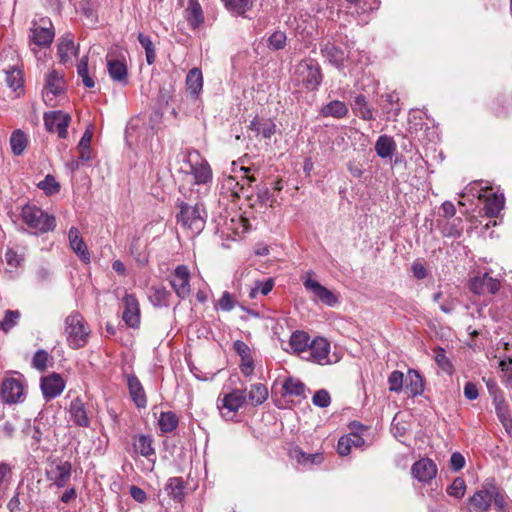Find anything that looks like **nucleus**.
Instances as JSON below:
<instances>
[{"instance_id": "nucleus-1", "label": "nucleus", "mask_w": 512, "mask_h": 512, "mask_svg": "<svg viewBox=\"0 0 512 512\" xmlns=\"http://www.w3.org/2000/svg\"><path fill=\"white\" fill-rule=\"evenodd\" d=\"M184 166L181 171L191 177V183L198 186L197 192L206 194L212 183V170L209 163L204 159H199L197 152L182 154Z\"/></svg>"}, {"instance_id": "nucleus-2", "label": "nucleus", "mask_w": 512, "mask_h": 512, "mask_svg": "<svg viewBox=\"0 0 512 512\" xmlns=\"http://www.w3.org/2000/svg\"><path fill=\"white\" fill-rule=\"evenodd\" d=\"M22 221L33 233H46L56 226L54 216L47 214L35 205L27 204L21 210Z\"/></svg>"}, {"instance_id": "nucleus-3", "label": "nucleus", "mask_w": 512, "mask_h": 512, "mask_svg": "<svg viewBox=\"0 0 512 512\" xmlns=\"http://www.w3.org/2000/svg\"><path fill=\"white\" fill-rule=\"evenodd\" d=\"M237 169L239 171L243 172L244 175L242 176V182L238 181L236 176L232 175H224L222 182H221V194L227 196L231 201H235L236 199H239L241 196L249 197L248 194H246V188L245 185L250 184L255 181L254 176H249L248 173L250 172L251 168L239 166L233 162V172H237Z\"/></svg>"}, {"instance_id": "nucleus-4", "label": "nucleus", "mask_w": 512, "mask_h": 512, "mask_svg": "<svg viewBox=\"0 0 512 512\" xmlns=\"http://www.w3.org/2000/svg\"><path fill=\"white\" fill-rule=\"evenodd\" d=\"M206 217V212L201 204L182 203L177 221L191 234L198 235L205 227Z\"/></svg>"}, {"instance_id": "nucleus-5", "label": "nucleus", "mask_w": 512, "mask_h": 512, "mask_svg": "<svg viewBox=\"0 0 512 512\" xmlns=\"http://www.w3.org/2000/svg\"><path fill=\"white\" fill-rule=\"evenodd\" d=\"M89 328L79 312H72L65 319V333L71 348L79 349L87 343Z\"/></svg>"}, {"instance_id": "nucleus-6", "label": "nucleus", "mask_w": 512, "mask_h": 512, "mask_svg": "<svg viewBox=\"0 0 512 512\" xmlns=\"http://www.w3.org/2000/svg\"><path fill=\"white\" fill-rule=\"evenodd\" d=\"M294 81L308 91L316 90L322 81L319 65L313 60L301 61L295 68Z\"/></svg>"}, {"instance_id": "nucleus-7", "label": "nucleus", "mask_w": 512, "mask_h": 512, "mask_svg": "<svg viewBox=\"0 0 512 512\" xmlns=\"http://www.w3.org/2000/svg\"><path fill=\"white\" fill-rule=\"evenodd\" d=\"M246 402L245 390L232 389L229 393H223L217 400V408L225 420H233L236 413Z\"/></svg>"}, {"instance_id": "nucleus-8", "label": "nucleus", "mask_w": 512, "mask_h": 512, "mask_svg": "<svg viewBox=\"0 0 512 512\" xmlns=\"http://www.w3.org/2000/svg\"><path fill=\"white\" fill-rule=\"evenodd\" d=\"M55 31L52 21L47 17H41L32 21L30 28V42L40 48H47L53 42Z\"/></svg>"}, {"instance_id": "nucleus-9", "label": "nucleus", "mask_w": 512, "mask_h": 512, "mask_svg": "<svg viewBox=\"0 0 512 512\" xmlns=\"http://www.w3.org/2000/svg\"><path fill=\"white\" fill-rule=\"evenodd\" d=\"M65 92L63 76L57 71H51L46 78V85L42 92L44 102L51 107L56 106V98Z\"/></svg>"}, {"instance_id": "nucleus-10", "label": "nucleus", "mask_w": 512, "mask_h": 512, "mask_svg": "<svg viewBox=\"0 0 512 512\" xmlns=\"http://www.w3.org/2000/svg\"><path fill=\"white\" fill-rule=\"evenodd\" d=\"M72 465L69 461L53 460L46 471L47 479L57 488H64L70 481Z\"/></svg>"}, {"instance_id": "nucleus-11", "label": "nucleus", "mask_w": 512, "mask_h": 512, "mask_svg": "<svg viewBox=\"0 0 512 512\" xmlns=\"http://www.w3.org/2000/svg\"><path fill=\"white\" fill-rule=\"evenodd\" d=\"M190 277L186 265H178L170 276V285L180 299H186L191 293Z\"/></svg>"}, {"instance_id": "nucleus-12", "label": "nucleus", "mask_w": 512, "mask_h": 512, "mask_svg": "<svg viewBox=\"0 0 512 512\" xmlns=\"http://www.w3.org/2000/svg\"><path fill=\"white\" fill-rule=\"evenodd\" d=\"M45 128L50 132H56L59 138L65 139L68 135V126L71 116L62 111H50L44 114Z\"/></svg>"}, {"instance_id": "nucleus-13", "label": "nucleus", "mask_w": 512, "mask_h": 512, "mask_svg": "<svg viewBox=\"0 0 512 512\" xmlns=\"http://www.w3.org/2000/svg\"><path fill=\"white\" fill-rule=\"evenodd\" d=\"M1 397L5 403L13 404L24 399V386L21 380L6 378L1 385Z\"/></svg>"}, {"instance_id": "nucleus-14", "label": "nucleus", "mask_w": 512, "mask_h": 512, "mask_svg": "<svg viewBox=\"0 0 512 512\" xmlns=\"http://www.w3.org/2000/svg\"><path fill=\"white\" fill-rule=\"evenodd\" d=\"M500 286V281L491 277L488 273L477 275L470 281V289L477 295L495 294Z\"/></svg>"}, {"instance_id": "nucleus-15", "label": "nucleus", "mask_w": 512, "mask_h": 512, "mask_svg": "<svg viewBox=\"0 0 512 512\" xmlns=\"http://www.w3.org/2000/svg\"><path fill=\"white\" fill-rule=\"evenodd\" d=\"M40 387L43 397L49 401L63 392L65 382L59 374L53 373L41 379Z\"/></svg>"}, {"instance_id": "nucleus-16", "label": "nucleus", "mask_w": 512, "mask_h": 512, "mask_svg": "<svg viewBox=\"0 0 512 512\" xmlns=\"http://www.w3.org/2000/svg\"><path fill=\"white\" fill-rule=\"evenodd\" d=\"M123 305V321L129 327L137 328L140 324V308L138 300L133 294H125L123 298Z\"/></svg>"}, {"instance_id": "nucleus-17", "label": "nucleus", "mask_w": 512, "mask_h": 512, "mask_svg": "<svg viewBox=\"0 0 512 512\" xmlns=\"http://www.w3.org/2000/svg\"><path fill=\"white\" fill-rule=\"evenodd\" d=\"M412 475L421 483H429L437 475L436 464L428 459L423 458L412 465Z\"/></svg>"}, {"instance_id": "nucleus-18", "label": "nucleus", "mask_w": 512, "mask_h": 512, "mask_svg": "<svg viewBox=\"0 0 512 512\" xmlns=\"http://www.w3.org/2000/svg\"><path fill=\"white\" fill-rule=\"evenodd\" d=\"M289 455L297 463V466L302 469H310L315 465H320L324 460L323 454H308L298 446L290 449Z\"/></svg>"}, {"instance_id": "nucleus-19", "label": "nucleus", "mask_w": 512, "mask_h": 512, "mask_svg": "<svg viewBox=\"0 0 512 512\" xmlns=\"http://www.w3.org/2000/svg\"><path fill=\"white\" fill-rule=\"evenodd\" d=\"M310 357L311 360L320 365L330 364L329 359L330 344L322 337L314 339L310 344Z\"/></svg>"}, {"instance_id": "nucleus-20", "label": "nucleus", "mask_w": 512, "mask_h": 512, "mask_svg": "<svg viewBox=\"0 0 512 512\" xmlns=\"http://www.w3.org/2000/svg\"><path fill=\"white\" fill-rule=\"evenodd\" d=\"M303 284L306 290L313 293V295L322 303L331 307L337 303L336 296L326 287L322 286L318 281L308 277L304 280Z\"/></svg>"}, {"instance_id": "nucleus-21", "label": "nucleus", "mask_w": 512, "mask_h": 512, "mask_svg": "<svg viewBox=\"0 0 512 512\" xmlns=\"http://www.w3.org/2000/svg\"><path fill=\"white\" fill-rule=\"evenodd\" d=\"M248 230V221L241 215L234 214L225 218L222 224V233L228 237H239Z\"/></svg>"}, {"instance_id": "nucleus-22", "label": "nucleus", "mask_w": 512, "mask_h": 512, "mask_svg": "<svg viewBox=\"0 0 512 512\" xmlns=\"http://www.w3.org/2000/svg\"><path fill=\"white\" fill-rule=\"evenodd\" d=\"M69 414L73 423L80 427H89L90 417L84 402L80 398H75L69 406Z\"/></svg>"}, {"instance_id": "nucleus-23", "label": "nucleus", "mask_w": 512, "mask_h": 512, "mask_svg": "<svg viewBox=\"0 0 512 512\" xmlns=\"http://www.w3.org/2000/svg\"><path fill=\"white\" fill-rule=\"evenodd\" d=\"M68 238L71 249L77 254V256L84 263L90 262V253L88 248L80 236V232L76 227H71L68 232Z\"/></svg>"}, {"instance_id": "nucleus-24", "label": "nucleus", "mask_w": 512, "mask_h": 512, "mask_svg": "<svg viewBox=\"0 0 512 512\" xmlns=\"http://www.w3.org/2000/svg\"><path fill=\"white\" fill-rule=\"evenodd\" d=\"M497 493L496 488L482 489L474 493L471 497V504L477 512H486L489 510Z\"/></svg>"}, {"instance_id": "nucleus-25", "label": "nucleus", "mask_w": 512, "mask_h": 512, "mask_svg": "<svg viewBox=\"0 0 512 512\" xmlns=\"http://www.w3.org/2000/svg\"><path fill=\"white\" fill-rule=\"evenodd\" d=\"M107 69L109 76L121 84H127V66L124 60L107 55Z\"/></svg>"}, {"instance_id": "nucleus-26", "label": "nucleus", "mask_w": 512, "mask_h": 512, "mask_svg": "<svg viewBox=\"0 0 512 512\" xmlns=\"http://www.w3.org/2000/svg\"><path fill=\"white\" fill-rule=\"evenodd\" d=\"M77 51L78 49L74 45V40L71 34H66L59 39L58 57L62 64L66 65L71 63L72 56H75Z\"/></svg>"}, {"instance_id": "nucleus-27", "label": "nucleus", "mask_w": 512, "mask_h": 512, "mask_svg": "<svg viewBox=\"0 0 512 512\" xmlns=\"http://www.w3.org/2000/svg\"><path fill=\"white\" fill-rule=\"evenodd\" d=\"M192 29L199 28L204 22V14L198 0H189L184 15Z\"/></svg>"}, {"instance_id": "nucleus-28", "label": "nucleus", "mask_w": 512, "mask_h": 512, "mask_svg": "<svg viewBox=\"0 0 512 512\" xmlns=\"http://www.w3.org/2000/svg\"><path fill=\"white\" fill-rule=\"evenodd\" d=\"M127 384L130 396L138 408H145L147 405V398L144 388L139 379L134 375L127 377Z\"/></svg>"}, {"instance_id": "nucleus-29", "label": "nucleus", "mask_w": 512, "mask_h": 512, "mask_svg": "<svg viewBox=\"0 0 512 512\" xmlns=\"http://www.w3.org/2000/svg\"><path fill=\"white\" fill-rule=\"evenodd\" d=\"M282 390L284 396L306 398V385L298 378L288 377L283 381Z\"/></svg>"}, {"instance_id": "nucleus-30", "label": "nucleus", "mask_w": 512, "mask_h": 512, "mask_svg": "<svg viewBox=\"0 0 512 512\" xmlns=\"http://www.w3.org/2000/svg\"><path fill=\"white\" fill-rule=\"evenodd\" d=\"M321 54L329 63L337 68H341L343 66L346 58L344 51L330 42L321 46Z\"/></svg>"}, {"instance_id": "nucleus-31", "label": "nucleus", "mask_w": 512, "mask_h": 512, "mask_svg": "<svg viewBox=\"0 0 512 512\" xmlns=\"http://www.w3.org/2000/svg\"><path fill=\"white\" fill-rule=\"evenodd\" d=\"M186 88L193 99H197L203 88V75L199 68H192L186 76Z\"/></svg>"}, {"instance_id": "nucleus-32", "label": "nucleus", "mask_w": 512, "mask_h": 512, "mask_svg": "<svg viewBox=\"0 0 512 512\" xmlns=\"http://www.w3.org/2000/svg\"><path fill=\"white\" fill-rule=\"evenodd\" d=\"M249 129L256 133V135H261L263 138H271L272 135L276 132V124L270 119H253L249 124Z\"/></svg>"}, {"instance_id": "nucleus-33", "label": "nucleus", "mask_w": 512, "mask_h": 512, "mask_svg": "<svg viewBox=\"0 0 512 512\" xmlns=\"http://www.w3.org/2000/svg\"><path fill=\"white\" fill-rule=\"evenodd\" d=\"M365 440L354 433L342 436L338 440L337 451L341 456H346L350 453L352 447H361L364 445Z\"/></svg>"}, {"instance_id": "nucleus-34", "label": "nucleus", "mask_w": 512, "mask_h": 512, "mask_svg": "<svg viewBox=\"0 0 512 512\" xmlns=\"http://www.w3.org/2000/svg\"><path fill=\"white\" fill-rule=\"evenodd\" d=\"M504 207V196L496 193L485 196L484 210L487 216L496 217Z\"/></svg>"}, {"instance_id": "nucleus-35", "label": "nucleus", "mask_w": 512, "mask_h": 512, "mask_svg": "<svg viewBox=\"0 0 512 512\" xmlns=\"http://www.w3.org/2000/svg\"><path fill=\"white\" fill-rule=\"evenodd\" d=\"M171 293L164 286H152L149 290V299L156 307L169 305Z\"/></svg>"}, {"instance_id": "nucleus-36", "label": "nucleus", "mask_w": 512, "mask_h": 512, "mask_svg": "<svg viewBox=\"0 0 512 512\" xmlns=\"http://www.w3.org/2000/svg\"><path fill=\"white\" fill-rule=\"evenodd\" d=\"M310 344L309 335L304 331H295L290 336L289 345L294 353L304 352Z\"/></svg>"}, {"instance_id": "nucleus-37", "label": "nucleus", "mask_w": 512, "mask_h": 512, "mask_svg": "<svg viewBox=\"0 0 512 512\" xmlns=\"http://www.w3.org/2000/svg\"><path fill=\"white\" fill-rule=\"evenodd\" d=\"M6 74V83L10 89H12L14 92H17L20 90V92L17 93V96H20L22 92V87L24 83L23 79V73L22 71L17 68L16 66L11 67L10 69L5 71Z\"/></svg>"}, {"instance_id": "nucleus-38", "label": "nucleus", "mask_w": 512, "mask_h": 512, "mask_svg": "<svg viewBox=\"0 0 512 512\" xmlns=\"http://www.w3.org/2000/svg\"><path fill=\"white\" fill-rule=\"evenodd\" d=\"M248 401L254 406L263 404L268 398V389L262 383H254L248 392Z\"/></svg>"}, {"instance_id": "nucleus-39", "label": "nucleus", "mask_w": 512, "mask_h": 512, "mask_svg": "<svg viewBox=\"0 0 512 512\" xmlns=\"http://www.w3.org/2000/svg\"><path fill=\"white\" fill-rule=\"evenodd\" d=\"M348 108L342 101L334 100L326 104L321 109V114L324 117L343 118L347 115Z\"/></svg>"}, {"instance_id": "nucleus-40", "label": "nucleus", "mask_w": 512, "mask_h": 512, "mask_svg": "<svg viewBox=\"0 0 512 512\" xmlns=\"http://www.w3.org/2000/svg\"><path fill=\"white\" fill-rule=\"evenodd\" d=\"M165 490L167 494L176 501H182L184 498V482L180 477L169 478Z\"/></svg>"}, {"instance_id": "nucleus-41", "label": "nucleus", "mask_w": 512, "mask_h": 512, "mask_svg": "<svg viewBox=\"0 0 512 512\" xmlns=\"http://www.w3.org/2000/svg\"><path fill=\"white\" fill-rule=\"evenodd\" d=\"M395 150V143L393 139L387 135H381L375 144V151L381 158H388Z\"/></svg>"}, {"instance_id": "nucleus-42", "label": "nucleus", "mask_w": 512, "mask_h": 512, "mask_svg": "<svg viewBox=\"0 0 512 512\" xmlns=\"http://www.w3.org/2000/svg\"><path fill=\"white\" fill-rule=\"evenodd\" d=\"M178 417L174 412H162L159 416L158 426L163 433H170L178 426Z\"/></svg>"}, {"instance_id": "nucleus-43", "label": "nucleus", "mask_w": 512, "mask_h": 512, "mask_svg": "<svg viewBox=\"0 0 512 512\" xmlns=\"http://www.w3.org/2000/svg\"><path fill=\"white\" fill-rule=\"evenodd\" d=\"M28 144L27 136L26 134L18 129L15 130L10 137V146L13 154L15 155H21L24 150L26 149Z\"/></svg>"}, {"instance_id": "nucleus-44", "label": "nucleus", "mask_w": 512, "mask_h": 512, "mask_svg": "<svg viewBox=\"0 0 512 512\" xmlns=\"http://www.w3.org/2000/svg\"><path fill=\"white\" fill-rule=\"evenodd\" d=\"M133 446L137 453L146 458L155 455V450L152 447V439L148 436L140 435L135 439Z\"/></svg>"}, {"instance_id": "nucleus-45", "label": "nucleus", "mask_w": 512, "mask_h": 512, "mask_svg": "<svg viewBox=\"0 0 512 512\" xmlns=\"http://www.w3.org/2000/svg\"><path fill=\"white\" fill-rule=\"evenodd\" d=\"M353 110L363 120L370 121L374 119L372 110L367 106L366 98L363 95L355 97Z\"/></svg>"}, {"instance_id": "nucleus-46", "label": "nucleus", "mask_w": 512, "mask_h": 512, "mask_svg": "<svg viewBox=\"0 0 512 512\" xmlns=\"http://www.w3.org/2000/svg\"><path fill=\"white\" fill-rule=\"evenodd\" d=\"M12 480V468L6 462H0V500L4 498Z\"/></svg>"}, {"instance_id": "nucleus-47", "label": "nucleus", "mask_w": 512, "mask_h": 512, "mask_svg": "<svg viewBox=\"0 0 512 512\" xmlns=\"http://www.w3.org/2000/svg\"><path fill=\"white\" fill-rule=\"evenodd\" d=\"M77 73L78 76L82 79V82L85 87L93 88L95 86V82L92 77L89 76L88 73V57L84 56L80 59L77 64Z\"/></svg>"}, {"instance_id": "nucleus-48", "label": "nucleus", "mask_w": 512, "mask_h": 512, "mask_svg": "<svg viewBox=\"0 0 512 512\" xmlns=\"http://www.w3.org/2000/svg\"><path fill=\"white\" fill-rule=\"evenodd\" d=\"M37 186L48 196L54 195L60 191V184L56 181L55 177L50 174L46 175Z\"/></svg>"}, {"instance_id": "nucleus-49", "label": "nucleus", "mask_w": 512, "mask_h": 512, "mask_svg": "<svg viewBox=\"0 0 512 512\" xmlns=\"http://www.w3.org/2000/svg\"><path fill=\"white\" fill-rule=\"evenodd\" d=\"M225 6L237 15H243L252 6L251 0H225Z\"/></svg>"}, {"instance_id": "nucleus-50", "label": "nucleus", "mask_w": 512, "mask_h": 512, "mask_svg": "<svg viewBox=\"0 0 512 512\" xmlns=\"http://www.w3.org/2000/svg\"><path fill=\"white\" fill-rule=\"evenodd\" d=\"M20 318V312L18 310H7L2 321H0V330L3 332L10 331L16 326Z\"/></svg>"}, {"instance_id": "nucleus-51", "label": "nucleus", "mask_w": 512, "mask_h": 512, "mask_svg": "<svg viewBox=\"0 0 512 512\" xmlns=\"http://www.w3.org/2000/svg\"><path fill=\"white\" fill-rule=\"evenodd\" d=\"M24 433L27 436L31 437V439L33 440V442L31 443L33 449H38L43 435L40 427L35 423L32 424L30 421H28L24 429Z\"/></svg>"}, {"instance_id": "nucleus-52", "label": "nucleus", "mask_w": 512, "mask_h": 512, "mask_svg": "<svg viewBox=\"0 0 512 512\" xmlns=\"http://www.w3.org/2000/svg\"><path fill=\"white\" fill-rule=\"evenodd\" d=\"M434 360L437 365L445 372H450L452 370V364L450 360L446 356V351L442 347H437L435 350Z\"/></svg>"}, {"instance_id": "nucleus-53", "label": "nucleus", "mask_w": 512, "mask_h": 512, "mask_svg": "<svg viewBox=\"0 0 512 512\" xmlns=\"http://www.w3.org/2000/svg\"><path fill=\"white\" fill-rule=\"evenodd\" d=\"M286 34L282 31H275L268 38V46L273 50L283 49L286 45Z\"/></svg>"}, {"instance_id": "nucleus-54", "label": "nucleus", "mask_w": 512, "mask_h": 512, "mask_svg": "<svg viewBox=\"0 0 512 512\" xmlns=\"http://www.w3.org/2000/svg\"><path fill=\"white\" fill-rule=\"evenodd\" d=\"M403 378L404 374L401 371H393L388 377L389 390L397 393L402 391Z\"/></svg>"}, {"instance_id": "nucleus-55", "label": "nucleus", "mask_w": 512, "mask_h": 512, "mask_svg": "<svg viewBox=\"0 0 512 512\" xmlns=\"http://www.w3.org/2000/svg\"><path fill=\"white\" fill-rule=\"evenodd\" d=\"M312 403L320 408L328 407L331 403V397L329 392L325 389H320L316 391L312 398Z\"/></svg>"}, {"instance_id": "nucleus-56", "label": "nucleus", "mask_w": 512, "mask_h": 512, "mask_svg": "<svg viewBox=\"0 0 512 512\" xmlns=\"http://www.w3.org/2000/svg\"><path fill=\"white\" fill-rule=\"evenodd\" d=\"M465 482L462 478H456L452 484L447 488V493L455 498H462L465 493Z\"/></svg>"}, {"instance_id": "nucleus-57", "label": "nucleus", "mask_w": 512, "mask_h": 512, "mask_svg": "<svg viewBox=\"0 0 512 512\" xmlns=\"http://www.w3.org/2000/svg\"><path fill=\"white\" fill-rule=\"evenodd\" d=\"M408 376L410 378V387H411V393L413 395H418L423 392V383L420 375L418 372L414 370H409Z\"/></svg>"}, {"instance_id": "nucleus-58", "label": "nucleus", "mask_w": 512, "mask_h": 512, "mask_svg": "<svg viewBox=\"0 0 512 512\" xmlns=\"http://www.w3.org/2000/svg\"><path fill=\"white\" fill-rule=\"evenodd\" d=\"M48 362V353L45 350H38L35 352L33 359H32V365L34 368L43 371L47 367Z\"/></svg>"}, {"instance_id": "nucleus-59", "label": "nucleus", "mask_w": 512, "mask_h": 512, "mask_svg": "<svg viewBox=\"0 0 512 512\" xmlns=\"http://www.w3.org/2000/svg\"><path fill=\"white\" fill-rule=\"evenodd\" d=\"M462 227H459L458 224L453 222L446 223L442 228V234L445 237L458 238L462 235Z\"/></svg>"}, {"instance_id": "nucleus-60", "label": "nucleus", "mask_w": 512, "mask_h": 512, "mask_svg": "<svg viewBox=\"0 0 512 512\" xmlns=\"http://www.w3.org/2000/svg\"><path fill=\"white\" fill-rule=\"evenodd\" d=\"M5 260L7 264L11 267H19L24 260L23 255L18 254L12 248H8L5 252Z\"/></svg>"}, {"instance_id": "nucleus-61", "label": "nucleus", "mask_w": 512, "mask_h": 512, "mask_svg": "<svg viewBox=\"0 0 512 512\" xmlns=\"http://www.w3.org/2000/svg\"><path fill=\"white\" fill-rule=\"evenodd\" d=\"M217 306L222 311L228 312L235 307V301L233 300L232 295L229 292L225 291L218 300Z\"/></svg>"}, {"instance_id": "nucleus-62", "label": "nucleus", "mask_w": 512, "mask_h": 512, "mask_svg": "<svg viewBox=\"0 0 512 512\" xmlns=\"http://www.w3.org/2000/svg\"><path fill=\"white\" fill-rule=\"evenodd\" d=\"M332 146L333 148H337L340 150H345L347 148V133L344 130H339L336 132L332 140Z\"/></svg>"}, {"instance_id": "nucleus-63", "label": "nucleus", "mask_w": 512, "mask_h": 512, "mask_svg": "<svg viewBox=\"0 0 512 512\" xmlns=\"http://www.w3.org/2000/svg\"><path fill=\"white\" fill-rule=\"evenodd\" d=\"M257 199L261 204L272 207L275 201L273 195L270 193L269 189L266 187L259 188L257 192Z\"/></svg>"}, {"instance_id": "nucleus-64", "label": "nucleus", "mask_w": 512, "mask_h": 512, "mask_svg": "<svg viewBox=\"0 0 512 512\" xmlns=\"http://www.w3.org/2000/svg\"><path fill=\"white\" fill-rule=\"evenodd\" d=\"M495 508L497 512H510V503L509 501L497 491L495 498L493 500Z\"/></svg>"}]
</instances>
